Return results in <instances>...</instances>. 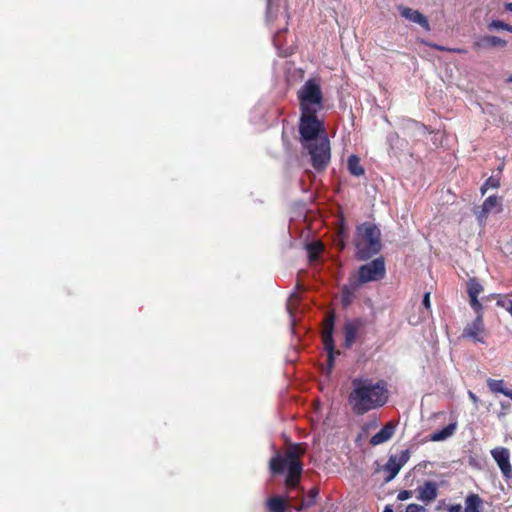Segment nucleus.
<instances>
[{
	"mask_svg": "<svg viewBox=\"0 0 512 512\" xmlns=\"http://www.w3.org/2000/svg\"><path fill=\"white\" fill-rule=\"evenodd\" d=\"M301 144L311 158L312 166L324 170L331 159L330 141L327 137L323 121L317 113L301 112L299 122Z\"/></svg>",
	"mask_w": 512,
	"mask_h": 512,
	"instance_id": "1",
	"label": "nucleus"
},
{
	"mask_svg": "<svg viewBox=\"0 0 512 512\" xmlns=\"http://www.w3.org/2000/svg\"><path fill=\"white\" fill-rule=\"evenodd\" d=\"M388 400L389 390L386 381H374L365 376L352 379L347 401L354 414L364 415L383 407Z\"/></svg>",
	"mask_w": 512,
	"mask_h": 512,
	"instance_id": "2",
	"label": "nucleus"
},
{
	"mask_svg": "<svg viewBox=\"0 0 512 512\" xmlns=\"http://www.w3.org/2000/svg\"><path fill=\"white\" fill-rule=\"evenodd\" d=\"M305 453L302 444H293L289 447L285 456L276 454L270 460V469L273 474H281L287 468L286 485L295 488L298 486L301 474L302 463L300 457Z\"/></svg>",
	"mask_w": 512,
	"mask_h": 512,
	"instance_id": "3",
	"label": "nucleus"
},
{
	"mask_svg": "<svg viewBox=\"0 0 512 512\" xmlns=\"http://www.w3.org/2000/svg\"><path fill=\"white\" fill-rule=\"evenodd\" d=\"M353 243L356 259L367 261L381 251V231L375 224L364 222L356 227Z\"/></svg>",
	"mask_w": 512,
	"mask_h": 512,
	"instance_id": "4",
	"label": "nucleus"
},
{
	"mask_svg": "<svg viewBox=\"0 0 512 512\" xmlns=\"http://www.w3.org/2000/svg\"><path fill=\"white\" fill-rule=\"evenodd\" d=\"M298 100L301 112L318 113L323 108V94L318 80L308 79L299 89Z\"/></svg>",
	"mask_w": 512,
	"mask_h": 512,
	"instance_id": "5",
	"label": "nucleus"
},
{
	"mask_svg": "<svg viewBox=\"0 0 512 512\" xmlns=\"http://www.w3.org/2000/svg\"><path fill=\"white\" fill-rule=\"evenodd\" d=\"M386 275V266L383 257H378L361 265L358 269L357 285L382 280Z\"/></svg>",
	"mask_w": 512,
	"mask_h": 512,
	"instance_id": "6",
	"label": "nucleus"
},
{
	"mask_svg": "<svg viewBox=\"0 0 512 512\" xmlns=\"http://www.w3.org/2000/svg\"><path fill=\"white\" fill-rule=\"evenodd\" d=\"M334 323L335 317L333 314H329L326 317L324 329L322 332V340L327 351V361H328V369L329 371L332 369L334 365V355H335V346L333 339V331H334Z\"/></svg>",
	"mask_w": 512,
	"mask_h": 512,
	"instance_id": "7",
	"label": "nucleus"
},
{
	"mask_svg": "<svg viewBox=\"0 0 512 512\" xmlns=\"http://www.w3.org/2000/svg\"><path fill=\"white\" fill-rule=\"evenodd\" d=\"M409 458V450H403L399 455H391L383 468L384 471L388 473L385 478V482L392 481L397 476L401 468L408 462Z\"/></svg>",
	"mask_w": 512,
	"mask_h": 512,
	"instance_id": "8",
	"label": "nucleus"
},
{
	"mask_svg": "<svg viewBox=\"0 0 512 512\" xmlns=\"http://www.w3.org/2000/svg\"><path fill=\"white\" fill-rule=\"evenodd\" d=\"M491 456L497 463L503 477L506 480L512 478V466L510 464V453L507 448L497 447L491 450Z\"/></svg>",
	"mask_w": 512,
	"mask_h": 512,
	"instance_id": "9",
	"label": "nucleus"
},
{
	"mask_svg": "<svg viewBox=\"0 0 512 512\" xmlns=\"http://www.w3.org/2000/svg\"><path fill=\"white\" fill-rule=\"evenodd\" d=\"M364 326V321L360 318L346 320L344 330V345L346 348H351L355 343L360 330Z\"/></svg>",
	"mask_w": 512,
	"mask_h": 512,
	"instance_id": "10",
	"label": "nucleus"
},
{
	"mask_svg": "<svg viewBox=\"0 0 512 512\" xmlns=\"http://www.w3.org/2000/svg\"><path fill=\"white\" fill-rule=\"evenodd\" d=\"M417 499L425 504L433 502L438 496V485L434 481H426L418 486Z\"/></svg>",
	"mask_w": 512,
	"mask_h": 512,
	"instance_id": "11",
	"label": "nucleus"
},
{
	"mask_svg": "<svg viewBox=\"0 0 512 512\" xmlns=\"http://www.w3.org/2000/svg\"><path fill=\"white\" fill-rule=\"evenodd\" d=\"M398 10L401 16L407 19L408 21L416 23L423 27L424 29L429 30L430 27L427 18L418 10H414L412 8L405 7L402 5L398 6Z\"/></svg>",
	"mask_w": 512,
	"mask_h": 512,
	"instance_id": "12",
	"label": "nucleus"
},
{
	"mask_svg": "<svg viewBox=\"0 0 512 512\" xmlns=\"http://www.w3.org/2000/svg\"><path fill=\"white\" fill-rule=\"evenodd\" d=\"M288 17L289 16L285 7L275 5L274 0H267L266 21L269 25H272V23L278 19H282L286 25Z\"/></svg>",
	"mask_w": 512,
	"mask_h": 512,
	"instance_id": "13",
	"label": "nucleus"
},
{
	"mask_svg": "<svg viewBox=\"0 0 512 512\" xmlns=\"http://www.w3.org/2000/svg\"><path fill=\"white\" fill-rule=\"evenodd\" d=\"M507 42L497 36L486 35L479 37L473 44L475 50L489 49L494 47H505Z\"/></svg>",
	"mask_w": 512,
	"mask_h": 512,
	"instance_id": "14",
	"label": "nucleus"
},
{
	"mask_svg": "<svg viewBox=\"0 0 512 512\" xmlns=\"http://www.w3.org/2000/svg\"><path fill=\"white\" fill-rule=\"evenodd\" d=\"M501 205L500 198L495 195H491L485 199L482 206L476 211L478 221L483 222L489 213L493 212L497 207Z\"/></svg>",
	"mask_w": 512,
	"mask_h": 512,
	"instance_id": "15",
	"label": "nucleus"
},
{
	"mask_svg": "<svg viewBox=\"0 0 512 512\" xmlns=\"http://www.w3.org/2000/svg\"><path fill=\"white\" fill-rule=\"evenodd\" d=\"M395 430L396 424L393 422H388L378 433L371 437L370 444L372 446H378L389 441L395 434Z\"/></svg>",
	"mask_w": 512,
	"mask_h": 512,
	"instance_id": "16",
	"label": "nucleus"
},
{
	"mask_svg": "<svg viewBox=\"0 0 512 512\" xmlns=\"http://www.w3.org/2000/svg\"><path fill=\"white\" fill-rule=\"evenodd\" d=\"M484 330L483 318L482 316H477L476 319L465 327L463 331V336L467 338H471L476 342L484 343L483 338L479 337V334Z\"/></svg>",
	"mask_w": 512,
	"mask_h": 512,
	"instance_id": "17",
	"label": "nucleus"
},
{
	"mask_svg": "<svg viewBox=\"0 0 512 512\" xmlns=\"http://www.w3.org/2000/svg\"><path fill=\"white\" fill-rule=\"evenodd\" d=\"M347 168L351 175L362 176L365 173L364 168L360 164V158L354 154L348 157Z\"/></svg>",
	"mask_w": 512,
	"mask_h": 512,
	"instance_id": "18",
	"label": "nucleus"
},
{
	"mask_svg": "<svg viewBox=\"0 0 512 512\" xmlns=\"http://www.w3.org/2000/svg\"><path fill=\"white\" fill-rule=\"evenodd\" d=\"M455 429H456V423H450L443 429L432 433L430 436V439H431V441H434V442L446 440L447 438H449L450 436L453 435Z\"/></svg>",
	"mask_w": 512,
	"mask_h": 512,
	"instance_id": "19",
	"label": "nucleus"
},
{
	"mask_svg": "<svg viewBox=\"0 0 512 512\" xmlns=\"http://www.w3.org/2000/svg\"><path fill=\"white\" fill-rule=\"evenodd\" d=\"M359 285L357 283L353 286H343L341 288V303L344 307L351 305L355 298V290Z\"/></svg>",
	"mask_w": 512,
	"mask_h": 512,
	"instance_id": "20",
	"label": "nucleus"
},
{
	"mask_svg": "<svg viewBox=\"0 0 512 512\" xmlns=\"http://www.w3.org/2000/svg\"><path fill=\"white\" fill-rule=\"evenodd\" d=\"M482 500L477 494H470L465 499L464 512H480Z\"/></svg>",
	"mask_w": 512,
	"mask_h": 512,
	"instance_id": "21",
	"label": "nucleus"
},
{
	"mask_svg": "<svg viewBox=\"0 0 512 512\" xmlns=\"http://www.w3.org/2000/svg\"><path fill=\"white\" fill-rule=\"evenodd\" d=\"M267 507L270 512H285L287 503L284 498L280 496H273L267 501Z\"/></svg>",
	"mask_w": 512,
	"mask_h": 512,
	"instance_id": "22",
	"label": "nucleus"
},
{
	"mask_svg": "<svg viewBox=\"0 0 512 512\" xmlns=\"http://www.w3.org/2000/svg\"><path fill=\"white\" fill-rule=\"evenodd\" d=\"M483 291V286L476 278L467 281V293L469 297H478Z\"/></svg>",
	"mask_w": 512,
	"mask_h": 512,
	"instance_id": "23",
	"label": "nucleus"
},
{
	"mask_svg": "<svg viewBox=\"0 0 512 512\" xmlns=\"http://www.w3.org/2000/svg\"><path fill=\"white\" fill-rule=\"evenodd\" d=\"M287 30L286 26L282 29H278L274 35H273V43L277 50L279 51L280 55L283 57H287L292 53L291 50L285 49L282 51V42H281V34Z\"/></svg>",
	"mask_w": 512,
	"mask_h": 512,
	"instance_id": "24",
	"label": "nucleus"
},
{
	"mask_svg": "<svg viewBox=\"0 0 512 512\" xmlns=\"http://www.w3.org/2000/svg\"><path fill=\"white\" fill-rule=\"evenodd\" d=\"M323 249V245L320 242L309 243L307 245V251L310 261H316Z\"/></svg>",
	"mask_w": 512,
	"mask_h": 512,
	"instance_id": "25",
	"label": "nucleus"
},
{
	"mask_svg": "<svg viewBox=\"0 0 512 512\" xmlns=\"http://www.w3.org/2000/svg\"><path fill=\"white\" fill-rule=\"evenodd\" d=\"M503 385H504L503 380H495V379L487 380V386L493 393H501L506 396V393H508L510 390L504 388Z\"/></svg>",
	"mask_w": 512,
	"mask_h": 512,
	"instance_id": "26",
	"label": "nucleus"
},
{
	"mask_svg": "<svg viewBox=\"0 0 512 512\" xmlns=\"http://www.w3.org/2000/svg\"><path fill=\"white\" fill-rule=\"evenodd\" d=\"M500 185V180L498 177L491 176L489 177L485 183L481 187V193L485 194L486 191L490 188H497Z\"/></svg>",
	"mask_w": 512,
	"mask_h": 512,
	"instance_id": "27",
	"label": "nucleus"
},
{
	"mask_svg": "<svg viewBox=\"0 0 512 512\" xmlns=\"http://www.w3.org/2000/svg\"><path fill=\"white\" fill-rule=\"evenodd\" d=\"M471 308L475 311L477 316H482L483 306L478 300V297H469Z\"/></svg>",
	"mask_w": 512,
	"mask_h": 512,
	"instance_id": "28",
	"label": "nucleus"
},
{
	"mask_svg": "<svg viewBox=\"0 0 512 512\" xmlns=\"http://www.w3.org/2000/svg\"><path fill=\"white\" fill-rule=\"evenodd\" d=\"M507 27L508 24L501 20H492L488 25L489 30H507Z\"/></svg>",
	"mask_w": 512,
	"mask_h": 512,
	"instance_id": "29",
	"label": "nucleus"
},
{
	"mask_svg": "<svg viewBox=\"0 0 512 512\" xmlns=\"http://www.w3.org/2000/svg\"><path fill=\"white\" fill-rule=\"evenodd\" d=\"M497 305L504 308L512 316V299L500 298L497 301Z\"/></svg>",
	"mask_w": 512,
	"mask_h": 512,
	"instance_id": "30",
	"label": "nucleus"
},
{
	"mask_svg": "<svg viewBox=\"0 0 512 512\" xmlns=\"http://www.w3.org/2000/svg\"><path fill=\"white\" fill-rule=\"evenodd\" d=\"M405 512H426V508L424 506L411 503L407 505Z\"/></svg>",
	"mask_w": 512,
	"mask_h": 512,
	"instance_id": "31",
	"label": "nucleus"
},
{
	"mask_svg": "<svg viewBox=\"0 0 512 512\" xmlns=\"http://www.w3.org/2000/svg\"><path fill=\"white\" fill-rule=\"evenodd\" d=\"M411 497H412V491H409V490H402L397 495V499L399 501H405V500L410 499Z\"/></svg>",
	"mask_w": 512,
	"mask_h": 512,
	"instance_id": "32",
	"label": "nucleus"
},
{
	"mask_svg": "<svg viewBox=\"0 0 512 512\" xmlns=\"http://www.w3.org/2000/svg\"><path fill=\"white\" fill-rule=\"evenodd\" d=\"M387 141L389 143V145L394 148V146L397 144V142L399 141V136L396 134V133H390L388 136H387Z\"/></svg>",
	"mask_w": 512,
	"mask_h": 512,
	"instance_id": "33",
	"label": "nucleus"
},
{
	"mask_svg": "<svg viewBox=\"0 0 512 512\" xmlns=\"http://www.w3.org/2000/svg\"><path fill=\"white\" fill-rule=\"evenodd\" d=\"M422 304L427 311L431 310L430 292H426L422 299Z\"/></svg>",
	"mask_w": 512,
	"mask_h": 512,
	"instance_id": "34",
	"label": "nucleus"
},
{
	"mask_svg": "<svg viewBox=\"0 0 512 512\" xmlns=\"http://www.w3.org/2000/svg\"><path fill=\"white\" fill-rule=\"evenodd\" d=\"M468 396H469L470 400L473 402V404L475 405V407L477 408L478 403H479V398L477 397V395L474 392L469 390Z\"/></svg>",
	"mask_w": 512,
	"mask_h": 512,
	"instance_id": "35",
	"label": "nucleus"
},
{
	"mask_svg": "<svg viewBox=\"0 0 512 512\" xmlns=\"http://www.w3.org/2000/svg\"><path fill=\"white\" fill-rule=\"evenodd\" d=\"M461 506L459 504L457 505H451L448 507L447 512H460Z\"/></svg>",
	"mask_w": 512,
	"mask_h": 512,
	"instance_id": "36",
	"label": "nucleus"
},
{
	"mask_svg": "<svg viewBox=\"0 0 512 512\" xmlns=\"http://www.w3.org/2000/svg\"><path fill=\"white\" fill-rule=\"evenodd\" d=\"M505 9H506L507 11L512 12V2L506 3V4H505Z\"/></svg>",
	"mask_w": 512,
	"mask_h": 512,
	"instance_id": "37",
	"label": "nucleus"
},
{
	"mask_svg": "<svg viewBox=\"0 0 512 512\" xmlns=\"http://www.w3.org/2000/svg\"><path fill=\"white\" fill-rule=\"evenodd\" d=\"M383 512H393V509L388 505L384 508Z\"/></svg>",
	"mask_w": 512,
	"mask_h": 512,
	"instance_id": "38",
	"label": "nucleus"
},
{
	"mask_svg": "<svg viewBox=\"0 0 512 512\" xmlns=\"http://www.w3.org/2000/svg\"><path fill=\"white\" fill-rule=\"evenodd\" d=\"M434 47H435L436 49L440 50V51H444V50H446V48H445V47H443V46L434 45Z\"/></svg>",
	"mask_w": 512,
	"mask_h": 512,
	"instance_id": "39",
	"label": "nucleus"
},
{
	"mask_svg": "<svg viewBox=\"0 0 512 512\" xmlns=\"http://www.w3.org/2000/svg\"><path fill=\"white\" fill-rule=\"evenodd\" d=\"M418 127L423 132L426 130V126H424V125H418Z\"/></svg>",
	"mask_w": 512,
	"mask_h": 512,
	"instance_id": "40",
	"label": "nucleus"
},
{
	"mask_svg": "<svg viewBox=\"0 0 512 512\" xmlns=\"http://www.w3.org/2000/svg\"><path fill=\"white\" fill-rule=\"evenodd\" d=\"M506 397H509L512 400V390L506 393Z\"/></svg>",
	"mask_w": 512,
	"mask_h": 512,
	"instance_id": "41",
	"label": "nucleus"
},
{
	"mask_svg": "<svg viewBox=\"0 0 512 512\" xmlns=\"http://www.w3.org/2000/svg\"><path fill=\"white\" fill-rule=\"evenodd\" d=\"M287 309H288V311H289L290 315L292 316V310H291V306H290V304H288V305H287Z\"/></svg>",
	"mask_w": 512,
	"mask_h": 512,
	"instance_id": "42",
	"label": "nucleus"
},
{
	"mask_svg": "<svg viewBox=\"0 0 512 512\" xmlns=\"http://www.w3.org/2000/svg\"><path fill=\"white\" fill-rule=\"evenodd\" d=\"M508 32H511L512 33V26L508 24V27H507V30Z\"/></svg>",
	"mask_w": 512,
	"mask_h": 512,
	"instance_id": "43",
	"label": "nucleus"
},
{
	"mask_svg": "<svg viewBox=\"0 0 512 512\" xmlns=\"http://www.w3.org/2000/svg\"><path fill=\"white\" fill-rule=\"evenodd\" d=\"M506 81H507V82H509V83H512V75H510V76L507 78V80H506Z\"/></svg>",
	"mask_w": 512,
	"mask_h": 512,
	"instance_id": "44",
	"label": "nucleus"
},
{
	"mask_svg": "<svg viewBox=\"0 0 512 512\" xmlns=\"http://www.w3.org/2000/svg\"><path fill=\"white\" fill-rule=\"evenodd\" d=\"M501 405H502V407H503V408H505V407H507V406H508V404L506 405V404H504V403H501Z\"/></svg>",
	"mask_w": 512,
	"mask_h": 512,
	"instance_id": "45",
	"label": "nucleus"
}]
</instances>
